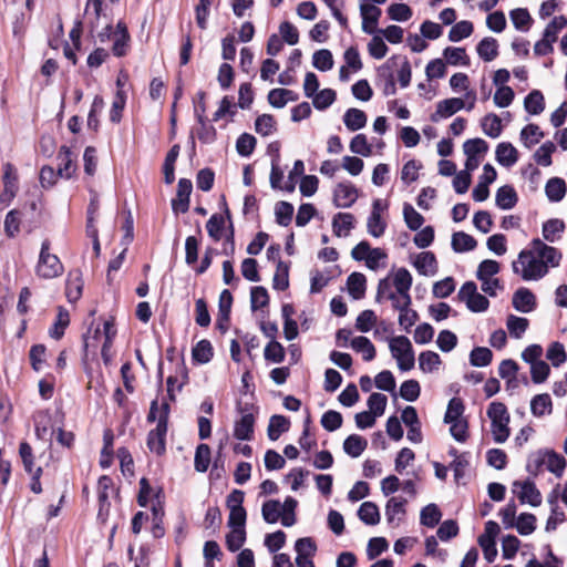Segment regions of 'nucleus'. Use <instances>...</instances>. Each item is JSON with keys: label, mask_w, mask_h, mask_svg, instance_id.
<instances>
[{"label": "nucleus", "mask_w": 567, "mask_h": 567, "mask_svg": "<svg viewBox=\"0 0 567 567\" xmlns=\"http://www.w3.org/2000/svg\"><path fill=\"white\" fill-rule=\"evenodd\" d=\"M561 252L539 238H534L528 249H523L512 262L513 272L524 281H538L560 265Z\"/></svg>", "instance_id": "1"}, {"label": "nucleus", "mask_w": 567, "mask_h": 567, "mask_svg": "<svg viewBox=\"0 0 567 567\" xmlns=\"http://www.w3.org/2000/svg\"><path fill=\"white\" fill-rule=\"evenodd\" d=\"M487 416L491 420V431L496 443H504L511 434V416L504 403L494 401L488 405Z\"/></svg>", "instance_id": "2"}, {"label": "nucleus", "mask_w": 567, "mask_h": 567, "mask_svg": "<svg viewBox=\"0 0 567 567\" xmlns=\"http://www.w3.org/2000/svg\"><path fill=\"white\" fill-rule=\"evenodd\" d=\"M171 408L167 402H162L158 423L147 435V447L151 452L163 455L166 451V434L168 430Z\"/></svg>", "instance_id": "3"}, {"label": "nucleus", "mask_w": 567, "mask_h": 567, "mask_svg": "<svg viewBox=\"0 0 567 567\" xmlns=\"http://www.w3.org/2000/svg\"><path fill=\"white\" fill-rule=\"evenodd\" d=\"M389 348L401 371H410L414 368V350L408 337H393L389 342Z\"/></svg>", "instance_id": "4"}, {"label": "nucleus", "mask_w": 567, "mask_h": 567, "mask_svg": "<svg viewBox=\"0 0 567 567\" xmlns=\"http://www.w3.org/2000/svg\"><path fill=\"white\" fill-rule=\"evenodd\" d=\"M50 241H42L39 261L37 265V275L44 279L59 277L63 272V265L56 255L50 252Z\"/></svg>", "instance_id": "5"}, {"label": "nucleus", "mask_w": 567, "mask_h": 567, "mask_svg": "<svg viewBox=\"0 0 567 567\" xmlns=\"http://www.w3.org/2000/svg\"><path fill=\"white\" fill-rule=\"evenodd\" d=\"M513 492L517 495L522 504H529L533 507H537L542 504V494L534 481L529 478L515 481L513 483Z\"/></svg>", "instance_id": "6"}, {"label": "nucleus", "mask_w": 567, "mask_h": 567, "mask_svg": "<svg viewBox=\"0 0 567 567\" xmlns=\"http://www.w3.org/2000/svg\"><path fill=\"white\" fill-rule=\"evenodd\" d=\"M358 199V188L350 182L337 184L333 189V204L338 208H349Z\"/></svg>", "instance_id": "7"}, {"label": "nucleus", "mask_w": 567, "mask_h": 567, "mask_svg": "<svg viewBox=\"0 0 567 567\" xmlns=\"http://www.w3.org/2000/svg\"><path fill=\"white\" fill-rule=\"evenodd\" d=\"M193 184L187 178H181L177 184L176 197L172 199V209L175 214H184L189 209V197Z\"/></svg>", "instance_id": "8"}, {"label": "nucleus", "mask_w": 567, "mask_h": 567, "mask_svg": "<svg viewBox=\"0 0 567 567\" xmlns=\"http://www.w3.org/2000/svg\"><path fill=\"white\" fill-rule=\"evenodd\" d=\"M240 412L241 416L234 425V436L240 441H251L254 439L255 415L244 409H240Z\"/></svg>", "instance_id": "9"}, {"label": "nucleus", "mask_w": 567, "mask_h": 567, "mask_svg": "<svg viewBox=\"0 0 567 567\" xmlns=\"http://www.w3.org/2000/svg\"><path fill=\"white\" fill-rule=\"evenodd\" d=\"M112 40V53L117 58L126 55L130 49L131 37L127 31V27L123 21L117 22Z\"/></svg>", "instance_id": "10"}, {"label": "nucleus", "mask_w": 567, "mask_h": 567, "mask_svg": "<svg viewBox=\"0 0 567 567\" xmlns=\"http://www.w3.org/2000/svg\"><path fill=\"white\" fill-rule=\"evenodd\" d=\"M465 107V103L460 97L442 100L437 103L435 112L431 115V121L437 122L440 118H447Z\"/></svg>", "instance_id": "11"}, {"label": "nucleus", "mask_w": 567, "mask_h": 567, "mask_svg": "<svg viewBox=\"0 0 567 567\" xmlns=\"http://www.w3.org/2000/svg\"><path fill=\"white\" fill-rule=\"evenodd\" d=\"M512 305L515 310L528 313L536 308L537 302L535 295L528 288L520 287L514 292Z\"/></svg>", "instance_id": "12"}, {"label": "nucleus", "mask_w": 567, "mask_h": 567, "mask_svg": "<svg viewBox=\"0 0 567 567\" xmlns=\"http://www.w3.org/2000/svg\"><path fill=\"white\" fill-rule=\"evenodd\" d=\"M518 195L512 185L501 186L495 195V204L498 208L509 210L516 206Z\"/></svg>", "instance_id": "13"}, {"label": "nucleus", "mask_w": 567, "mask_h": 567, "mask_svg": "<svg viewBox=\"0 0 567 567\" xmlns=\"http://www.w3.org/2000/svg\"><path fill=\"white\" fill-rule=\"evenodd\" d=\"M496 161L504 167H511L518 161V152L509 142H502L496 146Z\"/></svg>", "instance_id": "14"}, {"label": "nucleus", "mask_w": 567, "mask_h": 567, "mask_svg": "<svg viewBox=\"0 0 567 567\" xmlns=\"http://www.w3.org/2000/svg\"><path fill=\"white\" fill-rule=\"evenodd\" d=\"M233 305V296L229 290L225 289L219 296V311L217 318V327L225 331L228 327L230 309Z\"/></svg>", "instance_id": "15"}, {"label": "nucleus", "mask_w": 567, "mask_h": 567, "mask_svg": "<svg viewBox=\"0 0 567 567\" xmlns=\"http://www.w3.org/2000/svg\"><path fill=\"white\" fill-rule=\"evenodd\" d=\"M413 265L417 272L423 276L434 275L437 268L436 258L432 251H423L419 254Z\"/></svg>", "instance_id": "16"}, {"label": "nucleus", "mask_w": 567, "mask_h": 567, "mask_svg": "<svg viewBox=\"0 0 567 567\" xmlns=\"http://www.w3.org/2000/svg\"><path fill=\"white\" fill-rule=\"evenodd\" d=\"M354 227V216L350 213H338L332 219L333 234L337 237L348 236Z\"/></svg>", "instance_id": "17"}, {"label": "nucleus", "mask_w": 567, "mask_h": 567, "mask_svg": "<svg viewBox=\"0 0 567 567\" xmlns=\"http://www.w3.org/2000/svg\"><path fill=\"white\" fill-rule=\"evenodd\" d=\"M196 118L200 125V127L197 130L198 140L204 144L214 143L217 136V132L212 124L207 123L204 106L202 107V113H198V111H196Z\"/></svg>", "instance_id": "18"}, {"label": "nucleus", "mask_w": 567, "mask_h": 567, "mask_svg": "<svg viewBox=\"0 0 567 567\" xmlns=\"http://www.w3.org/2000/svg\"><path fill=\"white\" fill-rule=\"evenodd\" d=\"M565 223L558 218H551L546 220L543 224L542 234L546 241L556 243L560 239L563 233L565 231Z\"/></svg>", "instance_id": "19"}, {"label": "nucleus", "mask_w": 567, "mask_h": 567, "mask_svg": "<svg viewBox=\"0 0 567 567\" xmlns=\"http://www.w3.org/2000/svg\"><path fill=\"white\" fill-rule=\"evenodd\" d=\"M406 499L403 497H391L385 505V516L389 524L400 522L405 515Z\"/></svg>", "instance_id": "20"}, {"label": "nucleus", "mask_w": 567, "mask_h": 567, "mask_svg": "<svg viewBox=\"0 0 567 567\" xmlns=\"http://www.w3.org/2000/svg\"><path fill=\"white\" fill-rule=\"evenodd\" d=\"M567 186L563 178L551 177L547 181L545 193L549 202L558 203L566 195Z\"/></svg>", "instance_id": "21"}, {"label": "nucleus", "mask_w": 567, "mask_h": 567, "mask_svg": "<svg viewBox=\"0 0 567 567\" xmlns=\"http://www.w3.org/2000/svg\"><path fill=\"white\" fill-rule=\"evenodd\" d=\"M360 13L362 17V30L368 34L373 33V28H368V24L371 23L373 25L378 24L379 18L381 16V10L374 4L361 3L360 4Z\"/></svg>", "instance_id": "22"}, {"label": "nucleus", "mask_w": 567, "mask_h": 567, "mask_svg": "<svg viewBox=\"0 0 567 567\" xmlns=\"http://www.w3.org/2000/svg\"><path fill=\"white\" fill-rule=\"evenodd\" d=\"M545 466L556 477H561L567 465L566 458L554 450H545Z\"/></svg>", "instance_id": "23"}, {"label": "nucleus", "mask_w": 567, "mask_h": 567, "mask_svg": "<svg viewBox=\"0 0 567 567\" xmlns=\"http://www.w3.org/2000/svg\"><path fill=\"white\" fill-rule=\"evenodd\" d=\"M59 168L58 174L60 177L70 178L75 171V165L72 159V152L69 147L62 146L58 153Z\"/></svg>", "instance_id": "24"}, {"label": "nucleus", "mask_w": 567, "mask_h": 567, "mask_svg": "<svg viewBox=\"0 0 567 567\" xmlns=\"http://www.w3.org/2000/svg\"><path fill=\"white\" fill-rule=\"evenodd\" d=\"M478 56L485 62H491L498 55V42L492 37H486L476 47Z\"/></svg>", "instance_id": "25"}, {"label": "nucleus", "mask_w": 567, "mask_h": 567, "mask_svg": "<svg viewBox=\"0 0 567 567\" xmlns=\"http://www.w3.org/2000/svg\"><path fill=\"white\" fill-rule=\"evenodd\" d=\"M343 123L349 131L355 132L367 124V115L362 110L351 107L343 115Z\"/></svg>", "instance_id": "26"}, {"label": "nucleus", "mask_w": 567, "mask_h": 567, "mask_svg": "<svg viewBox=\"0 0 567 567\" xmlns=\"http://www.w3.org/2000/svg\"><path fill=\"white\" fill-rule=\"evenodd\" d=\"M3 186L4 189L1 197H6L8 200H11L18 192V183L16 169L10 163L4 165Z\"/></svg>", "instance_id": "27"}, {"label": "nucleus", "mask_w": 567, "mask_h": 567, "mask_svg": "<svg viewBox=\"0 0 567 567\" xmlns=\"http://www.w3.org/2000/svg\"><path fill=\"white\" fill-rule=\"evenodd\" d=\"M290 427V421L279 414H275L270 417L267 434L269 440L276 441L280 437V435L287 432Z\"/></svg>", "instance_id": "28"}, {"label": "nucleus", "mask_w": 567, "mask_h": 567, "mask_svg": "<svg viewBox=\"0 0 567 567\" xmlns=\"http://www.w3.org/2000/svg\"><path fill=\"white\" fill-rule=\"evenodd\" d=\"M451 245L455 252H465L475 249L477 241L464 231H456L452 235Z\"/></svg>", "instance_id": "29"}, {"label": "nucleus", "mask_w": 567, "mask_h": 567, "mask_svg": "<svg viewBox=\"0 0 567 567\" xmlns=\"http://www.w3.org/2000/svg\"><path fill=\"white\" fill-rule=\"evenodd\" d=\"M368 446V441L358 435L351 434L343 442L344 452L351 457H359Z\"/></svg>", "instance_id": "30"}, {"label": "nucleus", "mask_w": 567, "mask_h": 567, "mask_svg": "<svg viewBox=\"0 0 567 567\" xmlns=\"http://www.w3.org/2000/svg\"><path fill=\"white\" fill-rule=\"evenodd\" d=\"M551 410V399L547 393L537 394L530 401V412L534 416L540 417L550 414Z\"/></svg>", "instance_id": "31"}, {"label": "nucleus", "mask_w": 567, "mask_h": 567, "mask_svg": "<svg viewBox=\"0 0 567 567\" xmlns=\"http://www.w3.org/2000/svg\"><path fill=\"white\" fill-rule=\"evenodd\" d=\"M544 137V132L536 124H528L522 128L519 138L526 148H532Z\"/></svg>", "instance_id": "32"}, {"label": "nucleus", "mask_w": 567, "mask_h": 567, "mask_svg": "<svg viewBox=\"0 0 567 567\" xmlns=\"http://www.w3.org/2000/svg\"><path fill=\"white\" fill-rule=\"evenodd\" d=\"M365 276L361 272H352L348 279V291L352 296L353 299L358 300L363 298L365 292Z\"/></svg>", "instance_id": "33"}, {"label": "nucleus", "mask_w": 567, "mask_h": 567, "mask_svg": "<svg viewBox=\"0 0 567 567\" xmlns=\"http://www.w3.org/2000/svg\"><path fill=\"white\" fill-rule=\"evenodd\" d=\"M481 127L485 135L496 138L502 134L503 126L498 115L489 113L481 121Z\"/></svg>", "instance_id": "34"}, {"label": "nucleus", "mask_w": 567, "mask_h": 567, "mask_svg": "<svg viewBox=\"0 0 567 567\" xmlns=\"http://www.w3.org/2000/svg\"><path fill=\"white\" fill-rule=\"evenodd\" d=\"M351 348L362 353L364 361H372L375 358V348L369 338L359 336L351 340Z\"/></svg>", "instance_id": "35"}, {"label": "nucleus", "mask_w": 567, "mask_h": 567, "mask_svg": "<svg viewBox=\"0 0 567 567\" xmlns=\"http://www.w3.org/2000/svg\"><path fill=\"white\" fill-rule=\"evenodd\" d=\"M524 107L532 115L540 114L545 109L544 95L538 90H533L524 100Z\"/></svg>", "instance_id": "36"}, {"label": "nucleus", "mask_w": 567, "mask_h": 567, "mask_svg": "<svg viewBox=\"0 0 567 567\" xmlns=\"http://www.w3.org/2000/svg\"><path fill=\"white\" fill-rule=\"evenodd\" d=\"M359 518L367 525H377L380 522L378 506L372 502H364L358 509Z\"/></svg>", "instance_id": "37"}, {"label": "nucleus", "mask_w": 567, "mask_h": 567, "mask_svg": "<svg viewBox=\"0 0 567 567\" xmlns=\"http://www.w3.org/2000/svg\"><path fill=\"white\" fill-rule=\"evenodd\" d=\"M442 517V513L437 505L435 504H429L425 507L421 509L420 513V522L423 526L426 527H435Z\"/></svg>", "instance_id": "38"}, {"label": "nucleus", "mask_w": 567, "mask_h": 567, "mask_svg": "<svg viewBox=\"0 0 567 567\" xmlns=\"http://www.w3.org/2000/svg\"><path fill=\"white\" fill-rule=\"evenodd\" d=\"M212 453L210 447L202 443L196 447L195 457H194V466L195 470L199 473H204L208 470L210 464Z\"/></svg>", "instance_id": "39"}, {"label": "nucleus", "mask_w": 567, "mask_h": 567, "mask_svg": "<svg viewBox=\"0 0 567 567\" xmlns=\"http://www.w3.org/2000/svg\"><path fill=\"white\" fill-rule=\"evenodd\" d=\"M70 323V315L69 311L62 307L59 308L55 322L53 327L49 330V334L51 338L55 340H60L63 334L65 328Z\"/></svg>", "instance_id": "40"}, {"label": "nucleus", "mask_w": 567, "mask_h": 567, "mask_svg": "<svg viewBox=\"0 0 567 567\" xmlns=\"http://www.w3.org/2000/svg\"><path fill=\"white\" fill-rule=\"evenodd\" d=\"M261 515L266 523L275 524L282 515L281 504L277 499H269L262 504Z\"/></svg>", "instance_id": "41"}, {"label": "nucleus", "mask_w": 567, "mask_h": 567, "mask_svg": "<svg viewBox=\"0 0 567 567\" xmlns=\"http://www.w3.org/2000/svg\"><path fill=\"white\" fill-rule=\"evenodd\" d=\"M529 324L528 319L523 317H517L515 315H509L506 320V327L509 332V334L515 338L519 339L525 333Z\"/></svg>", "instance_id": "42"}, {"label": "nucleus", "mask_w": 567, "mask_h": 567, "mask_svg": "<svg viewBox=\"0 0 567 567\" xmlns=\"http://www.w3.org/2000/svg\"><path fill=\"white\" fill-rule=\"evenodd\" d=\"M194 361L198 363H207L214 355L213 347L210 341L204 339L196 343L192 351Z\"/></svg>", "instance_id": "43"}, {"label": "nucleus", "mask_w": 567, "mask_h": 567, "mask_svg": "<svg viewBox=\"0 0 567 567\" xmlns=\"http://www.w3.org/2000/svg\"><path fill=\"white\" fill-rule=\"evenodd\" d=\"M463 151L470 161H474L476 155L486 153L488 151V144L483 138H470L464 142Z\"/></svg>", "instance_id": "44"}, {"label": "nucleus", "mask_w": 567, "mask_h": 567, "mask_svg": "<svg viewBox=\"0 0 567 567\" xmlns=\"http://www.w3.org/2000/svg\"><path fill=\"white\" fill-rule=\"evenodd\" d=\"M473 30L474 28L471 21H460L451 28L449 32V40L452 42H458L463 39L468 38L473 33Z\"/></svg>", "instance_id": "45"}, {"label": "nucleus", "mask_w": 567, "mask_h": 567, "mask_svg": "<svg viewBox=\"0 0 567 567\" xmlns=\"http://www.w3.org/2000/svg\"><path fill=\"white\" fill-rule=\"evenodd\" d=\"M555 151V144L550 141H547L544 144H542L534 153V159L538 165L548 167L553 163L551 155Z\"/></svg>", "instance_id": "46"}, {"label": "nucleus", "mask_w": 567, "mask_h": 567, "mask_svg": "<svg viewBox=\"0 0 567 567\" xmlns=\"http://www.w3.org/2000/svg\"><path fill=\"white\" fill-rule=\"evenodd\" d=\"M393 286L399 293H410L412 276L405 268H400L394 274Z\"/></svg>", "instance_id": "47"}, {"label": "nucleus", "mask_w": 567, "mask_h": 567, "mask_svg": "<svg viewBox=\"0 0 567 567\" xmlns=\"http://www.w3.org/2000/svg\"><path fill=\"white\" fill-rule=\"evenodd\" d=\"M509 18L517 30L527 31L532 23V17L527 9L517 8L509 12Z\"/></svg>", "instance_id": "48"}, {"label": "nucleus", "mask_w": 567, "mask_h": 567, "mask_svg": "<svg viewBox=\"0 0 567 567\" xmlns=\"http://www.w3.org/2000/svg\"><path fill=\"white\" fill-rule=\"evenodd\" d=\"M272 287L280 291L289 287V267L281 260H278L277 270L272 279Z\"/></svg>", "instance_id": "49"}, {"label": "nucleus", "mask_w": 567, "mask_h": 567, "mask_svg": "<svg viewBox=\"0 0 567 567\" xmlns=\"http://www.w3.org/2000/svg\"><path fill=\"white\" fill-rule=\"evenodd\" d=\"M312 64L319 71L326 72L333 68L332 53L327 49H320L312 55Z\"/></svg>", "instance_id": "50"}, {"label": "nucleus", "mask_w": 567, "mask_h": 567, "mask_svg": "<svg viewBox=\"0 0 567 567\" xmlns=\"http://www.w3.org/2000/svg\"><path fill=\"white\" fill-rule=\"evenodd\" d=\"M403 217L406 226L411 230H417L424 223V217L414 209L411 204L405 203L403 206Z\"/></svg>", "instance_id": "51"}, {"label": "nucleus", "mask_w": 567, "mask_h": 567, "mask_svg": "<svg viewBox=\"0 0 567 567\" xmlns=\"http://www.w3.org/2000/svg\"><path fill=\"white\" fill-rule=\"evenodd\" d=\"M255 131L261 136H269L276 131V120L271 114L259 115L255 121Z\"/></svg>", "instance_id": "52"}, {"label": "nucleus", "mask_w": 567, "mask_h": 567, "mask_svg": "<svg viewBox=\"0 0 567 567\" xmlns=\"http://www.w3.org/2000/svg\"><path fill=\"white\" fill-rule=\"evenodd\" d=\"M464 403L460 398H452L449 401L447 409L444 415V422H453L464 420L462 417L464 413Z\"/></svg>", "instance_id": "53"}, {"label": "nucleus", "mask_w": 567, "mask_h": 567, "mask_svg": "<svg viewBox=\"0 0 567 567\" xmlns=\"http://www.w3.org/2000/svg\"><path fill=\"white\" fill-rule=\"evenodd\" d=\"M214 0H199L195 7V19L199 29L205 30L208 24L210 7Z\"/></svg>", "instance_id": "54"}, {"label": "nucleus", "mask_w": 567, "mask_h": 567, "mask_svg": "<svg viewBox=\"0 0 567 567\" xmlns=\"http://www.w3.org/2000/svg\"><path fill=\"white\" fill-rule=\"evenodd\" d=\"M492 351L485 347H476L470 353V362L474 367H486L492 362Z\"/></svg>", "instance_id": "55"}, {"label": "nucleus", "mask_w": 567, "mask_h": 567, "mask_svg": "<svg viewBox=\"0 0 567 567\" xmlns=\"http://www.w3.org/2000/svg\"><path fill=\"white\" fill-rule=\"evenodd\" d=\"M441 358L436 352L423 351L419 355V367L423 372H432L439 369Z\"/></svg>", "instance_id": "56"}, {"label": "nucleus", "mask_w": 567, "mask_h": 567, "mask_svg": "<svg viewBox=\"0 0 567 567\" xmlns=\"http://www.w3.org/2000/svg\"><path fill=\"white\" fill-rule=\"evenodd\" d=\"M276 221L280 226H288L293 215V206L288 202H278L275 207Z\"/></svg>", "instance_id": "57"}, {"label": "nucleus", "mask_w": 567, "mask_h": 567, "mask_svg": "<svg viewBox=\"0 0 567 567\" xmlns=\"http://www.w3.org/2000/svg\"><path fill=\"white\" fill-rule=\"evenodd\" d=\"M567 25V18L565 16L555 17L545 28L543 37L550 42H556L557 34Z\"/></svg>", "instance_id": "58"}, {"label": "nucleus", "mask_w": 567, "mask_h": 567, "mask_svg": "<svg viewBox=\"0 0 567 567\" xmlns=\"http://www.w3.org/2000/svg\"><path fill=\"white\" fill-rule=\"evenodd\" d=\"M256 138L251 134L243 133L236 141V151L240 156L248 157L256 147Z\"/></svg>", "instance_id": "59"}, {"label": "nucleus", "mask_w": 567, "mask_h": 567, "mask_svg": "<svg viewBox=\"0 0 567 567\" xmlns=\"http://www.w3.org/2000/svg\"><path fill=\"white\" fill-rule=\"evenodd\" d=\"M225 227V218L223 215L214 214L206 223V229L209 237L214 241H219L221 238V230Z\"/></svg>", "instance_id": "60"}, {"label": "nucleus", "mask_w": 567, "mask_h": 567, "mask_svg": "<svg viewBox=\"0 0 567 567\" xmlns=\"http://www.w3.org/2000/svg\"><path fill=\"white\" fill-rule=\"evenodd\" d=\"M269 303L268 291L262 286L252 287L250 290V307L252 311L266 307Z\"/></svg>", "instance_id": "61"}, {"label": "nucleus", "mask_w": 567, "mask_h": 567, "mask_svg": "<svg viewBox=\"0 0 567 567\" xmlns=\"http://www.w3.org/2000/svg\"><path fill=\"white\" fill-rule=\"evenodd\" d=\"M545 457V450H539L535 453H532L527 460L526 471L534 477L538 476L546 464Z\"/></svg>", "instance_id": "62"}, {"label": "nucleus", "mask_w": 567, "mask_h": 567, "mask_svg": "<svg viewBox=\"0 0 567 567\" xmlns=\"http://www.w3.org/2000/svg\"><path fill=\"white\" fill-rule=\"evenodd\" d=\"M264 355L267 361L281 363L285 360V349L278 341L270 340L265 347Z\"/></svg>", "instance_id": "63"}, {"label": "nucleus", "mask_w": 567, "mask_h": 567, "mask_svg": "<svg viewBox=\"0 0 567 567\" xmlns=\"http://www.w3.org/2000/svg\"><path fill=\"white\" fill-rule=\"evenodd\" d=\"M514 527H516L517 532L523 535L527 536L532 534L536 528V517L533 514L529 513H523L518 516L517 522L515 523Z\"/></svg>", "instance_id": "64"}]
</instances>
